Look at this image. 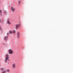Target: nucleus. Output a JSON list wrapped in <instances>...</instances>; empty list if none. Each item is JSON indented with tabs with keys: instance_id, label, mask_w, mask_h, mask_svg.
Wrapping results in <instances>:
<instances>
[{
	"instance_id": "f257e3e1",
	"label": "nucleus",
	"mask_w": 73,
	"mask_h": 73,
	"mask_svg": "<svg viewBox=\"0 0 73 73\" xmlns=\"http://www.w3.org/2000/svg\"><path fill=\"white\" fill-rule=\"evenodd\" d=\"M9 60V54H7L6 55V57H5V62H7V61Z\"/></svg>"
},
{
	"instance_id": "f03ea898",
	"label": "nucleus",
	"mask_w": 73,
	"mask_h": 73,
	"mask_svg": "<svg viewBox=\"0 0 73 73\" xmlns=\"http://www.w3.org/2000/svg\"><path fill=\"white\" fill-rule=\"evenodd\" d=\"M9 53L10 54H12L13 53V51L11 49H10L8 50Z\"/></svg>"
},
{
	"instance_id": "7ed1b4c3",
	"label": "nucleus",
	"mask_w": 73,
	"mask_h": 73,
	"mask_svg": "<svg viewBox=\"0 0 73 73\" xmlns=\"http://www.w3.org/2000/svg\"><path fill=\"white\" fill-rule=\"evenodd\" d=\"M1 70L2 71V73H6L7 71L5 70V69L3 68H1Z\"/></svg>"
},
{
	"instance_id": "20e7f679",
	"label": "nucleus",
	"mask_w": 73,
	"mask_h": 73,
	"mask_svg": "<svg viewBox=\"0 0 73 73\" xmlns=\"http://www.w3.org/2000/svg\"><path fill=\"white\" fill-rule=\"evenodd\" d=\"M20 26V25L19 24H17L15 25V27L16 29H19V27Z\"/></svg>"
},
{
	"instance_id": "39448f33",
	"label": "nucleus",
	"mask_w": 73,
	"mask_h": 73,
	"mask_svg": "<svg viewBox=\"0 0 73 73\" xmlns=\"http://www.w3.org/2000/svg\"><path fill=\"white\" fill-rule=\"evenodd\" d=\"M15 8L14 7H11V10L12 11V12H15Z\"/></svg>"
},
{
	"instance_id": "423d86ee",
	"label": "nucleus",
	"mask_w": 73,
	"mask_h": 73,
	"mask_svg": "<svg viewBox=\"0 0 73 73\" xmlns=\"http://www.w3.org/2000/svg\"><path fill=\"white\" fill-rule=\"evenodd\" d=\"M8 36H5L4 37V39L5 40H7L8 39Z\"/></svg>"
},
{
	"instance_id": "0eeeda50",
	"label": "nucleus",
	"mask_w": 73,
	"mask_h": 73,
	"mask_svg": "<svg viewBox=\"0 0 73 73\" xmlns=\"http://www.w3.org/2000/svg\"><path fill=\"white\" fill-rule=\"evenodd\" d=\"M13 67L14 68H16V64H13L12 65Z\"/></svg>"
},
{
	"instance_id": "6e6552de",
	"label": "nucleus",
	"mask_w": 73,
	"mask_h": 73,
	"mask_svg": "<svg viewBox=\"0 0 73 73\" xmlns=\"http://www.w3.org/2000/svg\"><path fill=\"white\" fill-rule=\"evenodd\" d=\"M7 24H11V22H10L9 21H8L7 22Z\"/></svg>"
},
{
	"instance_id": "1a4fd4ad",
	"label": "nucleus",
	"mask_w": 73,
	"mask_h": 73,
	"mask_svg": "<svg viewBox=\"0 0 73 73\" xmlns=\"http://www.w3.org/2000/svg\"><path fill=\"white\" fill-rule=\"evenodd\" d=\"M17 37L18 38H19V37H20V35H19V33H18V36H17Z\"/></svg>"
},
{
	"instance_id": "9d476101",
	"label": "nucleus",
	"mask_w": 73,
	"mask_h": 73,
	"mask_svg": "<svg viewBox=\"0 0 73 73\" xmlns=\"http://www.w3.org/2000/svg\"><path fill=\"white\" fill-rule=\"evenodd\" d=\"M7 71V72H9V71L10 70H6Z\"/></svg>"
},
{
	"instance_id": "9b49d317",
	"label": "nucleus",
	"mask_w": 73,
	"mask_h": 73,
	"mask_svg": "<svg viewBox=\"0 0 73 73\" xmlns=\"http://www.w3.org/2000/svg\"><path fill=\"white\" fill-rule=\"evenodd\" d=\"M13 33L14 34H15V33H16V31L14 30L13 31Z\"/></svg>"
},
{
	"instance_id": "f8f14e48",
	"label": "nucleus",
	"mask_w": 73,
	"mask_h": 73,
	"mask_svg": "<svg viewBox=\"0 0 73 73\" xmlns=\"http://www.w3.org/2000/svg\"><path fill=\"white\" fill-rule=\"evenodd\" d=\"M9 33H10V34H12V31H9Z\"/></svg>"
},
{
	"instance_id": "ddd939ff",
	"label": "nucleus",
	"mask_w": 73,
	"mask_h": 73,
	"mask_svg": "<svg viewBox=\"0 0 73 73\" xmlns=\"http://www.w3.org/2000/svg\"><path fill=\"white\" fill-rule=\"evenodd\" d=\"M20 3H21V2L20 1H19V3H18L19 4H20Z\"/></svg>"
},
{
	"instance_id": "4468645a",
	"label": "nucleus",
	"mask_w": 73,
	"mask_h": 73,
	"mask_svg": "<svg viewBox=\"0 0 73 73\" xmlns=\"http://www.w3.org/2000/svg\"><path fill=\"white\" fill-rule=\"evenodd\" d=\"M1 12H2V10H0V13H1Z\"/></svg>"
},
{
	"instance_id": "2eb2a0df",
	"label": "nucleus",
	"mask_w": 73,
	"mask_h": 73,
	"mask_svg": "<svg viewBox=\"0 0 73 73\" xmlns=\"http://www.w3.org/2000/svg\"><path fill=\"white\" fill-rule=\"evenodd\" d=\"M0 29H1V31H2V29L1 28V27H0Z\"/></svg>"
},
{
	"instance_id": "dca6fc26",
	"label": "nucleus",
	"mask_w": 73,
	"mask_h": 73,
	"mask_svg": "<svg viewBox=\"0 0 73 73\" xmlns=\"http://www.w3.org/2000/svg\"><path fill=\"white\" fill-rule=\"evenodd\" d=\"M7 35H9V33H7Z\"/></svg>"
},
{
	"instance_id": "f3484780",
	"label": "nucleus",
	"mask_w": 73,
	"mask_h": 73,
	"mask_svg": "<svg viewBox=\"0 0 73 73\" xmlns=\"http://www.w3.org/2000/svg\"><path fill=\"white\" fill-rule=\"evenodd\" d=\"M1 22V19H0V23Z\"/></svg>"
}]
</instances>
